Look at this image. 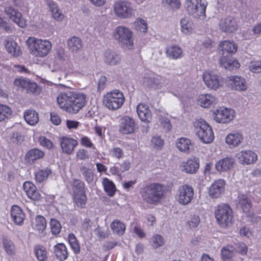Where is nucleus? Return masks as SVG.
Masks as SVG:
<instances>
[{
    "instance_id": "nucleus-1",
    "label": "nucleus",
    "mask_w": 261,
    "mask_h": 261,
    "mask_svg": "<svg viewBox=\"0 0 261 261\" xmlns=\"http://www.w3.org/2000/svg\"><path fill=\"white\" fill-rule=\"evenodd\" d=\"M57 102L62 110L70 114H75L85 106L86 95L67 90L59 93Z\"/></svg>"
},
{
    "instance_id": "nucleus-2",
    "label": "nucleus",
    "mask_w": 261,
    "mask_h": 261,
    "mask_svg": "<svg viewBox=\"0 0 261 261\" xmlns=\"http://www.w3.org/2000/svg\"><path fill=\"white\" fill-rule=\"evenodd\" d=\"M166 190L163 185L152 183L142 189L141 196L144 202L147 204L156 205L164 197Z\"/></svg>"
},
{
    "instance_id": "nucleus-3",
    "label": "nucleus",
    "mask_w": 261,
    "mask_h": 261,
    "mask_svg": "<svg viewBox=\"0 0 261 261\" xmlns=\"http://www.w3.org/2000/svg\"><path fill=\"white\" fill-rule=\"evenodd\" d=\"M125 101L122 92L115 90L107 93L103 97L104 105L110 110L115 111L120 109Z\"/></svg>"
},
{
    "instance_id": "nucleus-4",
    "label": "nucleus",
    "mask_w": 261,
    "mask_h": 261,
    "mask_svg": "<svg viewBox=\"0 0 261 261\" xmlns=\"http://www.w3.org/2000/svg\"><path fill=\"white\" fill-rule=\"evenodd\" d=\"M28 42L30 44V48L32 54L36 56H46L51 49V44L47 40L30 38Z\"/></svg>"
},
{
    "instance_id": "nucleus-5",
    "label": "nucleus",
    "mask_w": 261,
    "mask_h": 261,
    "mask_svg": "<svg viewBox=\"0 0 261 261\" xmlns=\"http://www.w3.org/2000/svg\"><path fill=\"white\" fill-rule=\"evenodd\" d=\"M194 130L199 139L204 143H210L214 139L211 127L204 120L196 121L194 123Z\"/></svg>"
},
{
    "instance_id": "nucleus-6",
    "label": "nucleus",
    "mask_w": 261,
    "mask_h": 261,
    "mask_svg": "<svg viewBox=\"0 0 261 261\" xmlns=\"http://www.w3.org/2000/svg\"><path fill=\"white\" fill-rule=\"evenodd\" d=\"M215 216L218 224L226 228L231 224L232 219V210L227 204L219 205L215 212Z\"/></svg>"
},
{
    "instance_id": "nucleus-7",
    "label": "nucleus",
    "mask_w": 261,
    "mask_h": 261,
    "mask_svg": "<svg viewBox=\"0 0 261 261\" xmlns=\"http://www.w3.org/2000/svg\"><path fill=\"white\" fill-rule=\"evenodd\" d=\"M114 37L123 47L131 49L134 45L132 32L124 26H118L114 30Z\"/></svg>"
},
{
    "instance_id": "nucleus-8",
    "label": "nucleus",
    "mask_w": 261,
    "mask_h": 261,
    "mask_svg": "<svg viewBox=\"0 0 261 261\" xmlns=\"http://www.w3.org/2000/svg\"><path fill=\"white\" fill-rule=\"evenodd\" d=\"M207 5L205 0H186L185 4L188 14L195 18L205 16Z\"/></svg>"
},
{
    "instance_id": "nucleus-9",
    "label": "nucleus",
    "mask_w": 261,
    "mask_h": 261,
    "mask_svg": "<svg viewBox=\"0 0 261 261\" xmlns=\"http://www.w3.org/2000/svg\"><path fill=\"white\" fill-rule=\"evenodd\" d=\"M220 49L223 52L222 54L224 55V57L220 59V65L225 69H232L231 67V63L225 57H227L228 55L236 52L237 50V45L233 42L225 41L221 43Z\"/></svg>"
},
{
    "instance_id": "nucleus-10",
    "label": "nucleus",
    "mask_w": 261,
    "mask_h": 261,
    "mask_svg": "<svg viewBox=\"0 0 261 261\" xmlns=\"http://www.w3.org/2000/svg\"><path fill=\"white\" fill-rule=\"evenodd\" d=\"M114 10L116 15L120 18H129L135 15V10L132 4L127 1H121L115 4Z\"/></svg>"
},
{
    "instance_id": "nucleus-11",
    "label": "nucleus",
    "mask_w": 261,
    "mask_h": 261,
    "mask_svg": "<svg viewBox=\"0 0 261 261\" xmlns=\"http://www.w3.org/2000/svg\"><path fill=\"white\" fill-rule=\"evenodd\" d=\"M177 195V200L180 204L182 205L188 204L193 198V188L190 185H181L178 188Z\"/></svg>"
},
{
    "instance_id": "nucleus-12",
    "label": "nucleus",
    "mask_w": 261,
    "mask_h": 261,
    "mask_svg": "<svg viewBox=\"0 0 261 261\" xmlns=\"http://www.w3.org/2000/svg\"><path fill=\"white\" fill-rule=\"evenodd\" d=\"M202 77L205 84L210 89L216 90L221 86L220 76L214 71H205Z\"/></svg>"
},
{
    "instance_id": "nucleus-13",
    "label": "nucleus",
    "mask_w": 261,
    "mask_h": 261,
    "mask_svg": "<svg viewBox=\"0 0 261 261\" xmlns=\"http://www.w3.org/2000/svg\"><path fill=\"white\" fill-rule=\"evenodd\" d=\"M163 78L154 73H145L142 82L144 85L149 88L160 89L164 85Z\"/></svg>"
},
{
    "instance_id": "nucleus-14",
    "label": "nucleus",
    "mask_w": 261,
    "mask_h": 261,
    "mask_svg": "<svg viewBox=\"0 0 261 261\" xmlns=\"http://www.w3.org/2000/svg\"><path fill=\"white\" fill-rule=\"evenodd\" d=\"M137 128L135 120L128 116H124L120 119L119 131L125 135L131 134L135 132Z\"/></svg>"
},
{
    "instance_id": "nucleus-15",
    "label": "nucleus",
    "mask_w": 261,
    "mask_h": 261,
    "mask_svg": "<svg viewBox=\"0 0 261 261\" xmlns=\"http://www.w3.org/2000/svg\"><path fill=\"white\" fill-rule=\"evenodd\" d=\"M214 119L218 123H227L233 118V111L226 108L216 110L213 113Z\"/></svg>"
},
{
    "instance_id": "nucleus-16",
    "label": "nucleus",
    "mask_w": 261,
    "mask_h": 261,
    "mask_svg": "<svg viewBox=\"0 0 261 261\" xmlns=\"http://www.w3.org/2000/svg\"><path fill=\"white\" fill-rule=\"evenodd\" d=\"M5 13L14 22L21 28L26 25V21L18 10L12 6H7L5 8Z\"/></svg>"
},
{
    "instance_id": "nucleus-17",
    "label": "nucleus",
    "mask_w": 261,
    "mask_h": 261,
    "mask_svg": "<svg viewBox=\"0 0 261 261\" xmlns=\"http://www.w3.org/2000/svg\"><path fill=\"white\" fill-rule=\"evenodd\" d=\"M236 157L241 164L246 165L253 164L257 160V154L250 150L240 151L236 154Z\"/></svg>"
},
{
    "instance_id": "nucleus-18",
    "label": "nucleus",
    "mask_w": 261,
    "mask_h": 261,
    "mask_svg": "<svg viewBox=\"0 0 261 261\" xmlns=\"http://www.w3.org/2000/svg\"><path fill=\"white\" fill-rule=\"evenodd\" d=\"M180 168L182 172L190 174H195L199 168V159L197 158L190 159L182 162Z\"/></svg>"
},
{
    "instance_id": "nucleus-19",
    "label": "nucleus",
    "mask_w": 261,
    "mask_h": 261,
    "mask_svg": "<svg viewBox=\"0 0 261 261\" xmlns=\"http://www.w3.org/2000/svg\"><path fill=\"white\" fill-rule=\"evenodd\" d=\"M244 139L242 133L239 130H233L228 134L225 138V142L232 148L239 146Z\"/></svg>"
},
{
    "instance_id": "nucleus-20",
    "label": "nucleus",
    "mask_w": 261,
    "mask_h": 261,
    "mask_svg": "<svg viewBox=\"0 0 261 261\" xmlns=\"http://www.w3.org/2000/svg\"><path fill=\"white\" fill-rule=\"evenodd\" d=\"M220 30L227 33H233L238 29L236 20L231 16L222 19L219 23Z\"/></svg>"
},
{
    "instance_id": "nucleus-21",
    "label": "nucleus",
    "mask_w": 261,
    "mask_h": 261,
    "mask_svg": "<svg viewBox=\"0 0 261 261\" xmlns=\"http://www.w3.org/2000/svg\"><path fill=\"white\" fill-rule=\"evenodd\" d=\"M23 188L28 197L34 201H39L42 197L36 186L30 181H26L23 185Z\"/></svg>"
},
{
    "instance_id": "nucleus-22",
    "label": "nucleus",
    "mask_w": 261,
    "mask_h": 261,
    "mask_svg": "<svg viewBox=\"0 0 261 261\" xmlns=\"http://www.w3.org/2000/svg\"><path fill=\"white\" fill-rule=\"evenodd\" d=\"M227 83L232 89L237 90L245 91L247 88L245 79L240 76H229Z\"/></svg>"
},
{
    "instance_id": "nucleus-23",
    "label": "nucleus",
    "mask_w": 261,
    "mask_h": 261,
    "mask_svg": "<svg viewBox=\"0 0 261 261\" xmlns=\"http://www.w3.org/2000/svg\"><path fill=\"white\" fill-rule=\"evenodd\" d=\"M4 45L8 52L13 56L18 57L21 54L19 46L12 37L8 36L5 38Z\"/></svg>"
},
{
    "instance_id": "nucleus-24",
    "label": "nucleus",
    "mask_w": 261,
    "mask_h": 261,
    "mask_svg": "<svg viewBox=\"0 0 261 261\" xmlns=\"http://www.w3.org/2000/svg\"><path fill=\"white\" fill-rule=\"evenodd\" d=\"M32 227L36 233L41 237L44 236V231L46 228L45 218L41 215H37L32 222Z\"/></svg>"
},
{
    "instance_id": "nucleus-25",
    "label": "nucleus",
    "mask_w": 261,
    "mask_h": 261,
    "mask_svg": "<svg viewBox=\"0 0 261 261\" xmlns=\"http://www.w3.org/2000/svg\"><path fill=\"white\" fill-rule=\"evenodd\" d=\"M225 181L223 179L216 180L209 188V195L211 198L220 197L224 190Z\"/></svg>"
},
{
    "instance_id": "nucleus-26",
    "label": "nucleus",
    "mask_w": 261,
    "mask_h": 261,
    "mask_svg": "<svg viewBox=\"0 0 261 261\" xmlns=\"http://www.w3.org/2000/svg\"><path fill=\"white\" fill-rule=\"evenodd\" d=\"M60 145L63 153L70 154L78 145V142L73 138L64 137L61 139Z\"/></svg>"
},
{
    "instance_id": "nucleus-27",
    "label": "nucleus",
    "mask_w": 261,
    "mask_h": 261,
    "mask_svg": "<svg viewBox=\"0 0 261 261\" xmlns=\"http://www.w3.org/2000/svg\"><path fill=\"white\" fill-rule=\"evenodd\" d=\"M234 160L232 158H225L215 164V168L218 172H226L233 167Z\"/></svg>"
},
{
    "instance_id": "nucleus-28",
    "label": "nucleus",
    "mask_w": 261,
    "mask_h": 261,
    "mask_svg": "<svg viewBox=\"0 0 261 261\" xmlns=\"http://www.w3.org/2000/svg\"><path fill=\"white\" fill-rule=\"evenodd\" d=\"M121 57L119 54L112 50H107L104 54V62L110 66L120 63Z\"/></svg>"
},
{
    "instance_id": "nucleus-29",
    "label": "nucleus",
    "mask_w": 261,
    "mask_h": 261,
    "mask_svg": "<svg viewBox=\"0 0 261 261\" xmlns=\"http://www.w3.org/2000/svg\"><path fill=\"white\" fill-rule=\"evenodd\" d=\"M11 216L15 224L18 225L23 224L25 215L19 206L16 205L12 206Z\"/></svg>"
},
{
    "instance_id": "nucleus-30",
    "label": "nucleus",
    "mask_w": 261,
    "mask_h": 261,
    "mask_svg": "<svg viewBox=\"0 0 261 261\" xmlns=\"http://www.w3.org/2000/svg\"><path fill=\"white\" fill-rule=\"evenodd\" d=\"M45 1L49 8L53 18L58 21H62L64 17V15L59 9L57 4L53 0H45Z\"/></svg>"
},
{
    "instance_id": "nucleus-31",
    "label": "nucleus",
    "mask_w": 261,
    "mask_h": 261,
    "mask_svg": "<svg viewBox=\"0 0 261 261\" xmlns=\"http://www.w3.org/2000/svg\"><path fill=\"white\" fill-rule=\"evenodd\" d=\"M137 112L138 117L142 121L149 122V119L151 118V113L147 105L139 104L137 107Z\"/></svg>"
},
{
    "instance_id": "nucleus-32",
    "label": "nucleus",
    "mask_w": 261,
    "mask_h": 261,
    "mask_svg": "<svg viewBox=\"0 0 261 261\" xmlns=\"http://www.w3.org/2000/svg\"><path fill=\"white\" fill-rule=\"evenodd\" d=\"M166 54L169 59L177 60L182 57V49L177 45H170L167 47Z\"/></svg>"
},
{
    "instance_id": "nucleus-33",
    "label": "nucleus",
    "mask_w": 261,
    "mask_h": 261,
    "mask_svg": "<svg viewBox=\"0 0 261 261\" xmlns=\"http://www.w3.org/2000/svg\"><path fill=\"white\" fill-rule=\"evenodd\" d=\"M54 252L56 257L60 261L67 259L68 256L67 248L63 243H58L54 246Z\"/></svg>"
},
{
    "instance_id": "nucleus-34",
    "label": "nucleus",
    "mask_w": 261,
    "mask_h": 261,
    "mask_svg": "<svg viewBox=\"0 0 261 261\" xmlns=\"http://www.w3.org/2000/svg\"><path fill=\"white\" fill-rule=\"evenodd\" d=\"M198 102L203 108H208L217 102V99L213 95L210 94H202L199 96Z\"/></svg>"
},
{
    "instance_id": "nucleus-35",
    "label": "nucleus",
    "mask_w": 261,
    "mask_h": 261,
    "mask_svg": "<svg viewBox=\"0 0 261 261\" xmlns=\"http://www.w3.org/2000/svg\"><path fill=\"white\" fill-rule=\"evenodd\" d=\"M83 43L81 39L77 37L73 36L67 40V47L73 53H76L82 48Z\"/></svg>"
},
{
    "instance_id": "nucleus-36",
    "label": "nucleus",
    "mask_w": 261,
    "mask_h": 261,
    "mask_svg": "<svg viewBox=\"0 0 261 261\" xmlns=\"http://www.w3.org/2000/svg\"><path fill=\"white\" fill-rule=\"evenodd\" d=\"M24 118L26 122L31 125H35L39 121L38 113L32 110H28L24 112Z\"/></svg>"
},
{
    "instance_id": "nucleus-37",
    "label": "nucleus",
    "mask_w": 261,
    "mask_h": 261,
    "mask_svg": "<svg viewBox=\"0 0 261 261\" xmlns=\"http://www.w3.org/2000/svg\"><path fill=\"white\" fill-rule=\"evenodd\" d=\"M102 184L105 191L107 194L110 197L113 196L116 191V188L114 182L108 178L104 177L102 178Z\"/></svg>"
},
{
    "instance_id": "nucleus-38",
    "label": "nucleus",
    "mask_w": 261,
    "mask_h": 261,
    "mask_svg": "<svg viewBox=\"0 0 261 261\" xmlns=\"http://www.w3.org/2000/svg\"><path fill=\"white\" fill-rule=\"evenodd\" d=\"M110 227L113 233L119 236L123 235L125 230V225L119 220H114L111 223Z\"/></svg>"
},
{
    "instance_id": "nucleus-39",
    "label": "nucleus",
    "mask_w": 261,
    "mask_h": 261,
    "mask_svg": "<svg viewBox=\"0 0 261 261\" xmlns=\"http://www.w3.org/2000/svg\"><path fill=\"white\" fill-rule=\"evenodd\" d=\"M181 31L185 34L192 32L194 28L193 22L187 17H184L180 20Z\"/></svg>"
},
{
    "instance_id": "nucleus-40",
    "label": "nucleus",
    "mask_w": 261,
    "mask_h": 261,
    "mask_svg": "<svg viewBox=\"0 0 261 261\" xmlns=\"http://www.w3.org/2000/svg\"><path fill=\"white\" fill-rule=\"evenodd\" d=\"M44 155V152L37 148L31 149L26 154L29 162L33 163L35 161L42 158Z\"/></svg>"
},
{
    "instance_id": "nucleus-41",
    "label": "nucleus",
    "mask_w": 261,
    "mask_h": 261,
    "mask_svg": "<svg viewBox=\"0 0 261 261\" xmlns=\"http://www.w3.org/2000/svg\"><path fill=\"white\" fill-rule=\"evenodd\" d=\"M191 145V141L187 138H184L179 139L176 143V147L178 149L185 153L189 152Z\"/></svg>"
},
{
    "instance_id": "nucleus-42",
    "label": "nucleus",
    "mask_w": 261,
    "mask_h": 261,
    "mask_svg": "<svg viewBox=\"0 0 261 261\" xmlns=\"http://www.w3.org/2000/svg\"><path fill=\"white\" fill-rule=\"evenodd\" d=\"M239 204L242 207L244 212H249V210L251 207L250 199L245 195L239 194Z\"/></svg>"
},
{
    "instance_id": "nucleus-43",
    "label": "nucleus",
    "mask_w": 261,
    "mask_h": 261,
    "mask_svg": "<svg viewBox=\"0 0 261 261\" xmlns=\"http://www.w3.org/2000/svg\"><path fill=\"white\" fill-rule=\"evenodd\" d=\"M79 170L83 175L86 181L89 184H91L94 179V174L91 170L85 165L80 166Z\"/></svg>"
},
{
    "instance_id": "nucleus-44",
    "label": "nucleus",
    "mask_w": 261,
    "mask_h": 261,
    "mask_svg": "<svg viewBox=\"0 0 261 261\" xmlns=\"http://www.w3.org/2000/svg\"><path fill=\"white\" fill-rule=\"evenodd\" d=\"M236 253V249L232 246L224 247L221 250V254L225 261L231 259Z\"/></svg>"
},
{
    "instance_id": "nucleus-45",
    "label": "nucleus",
    "mask_w": 261,
    "mask_h": 261,
    "mask_svg": "<svg viewBox=\"0 0 261 261\" xmlns=\"http://www.w3.org/2000/svg\"><path fill=\"white\" fill-rule=\"evenodd\" d=\"M73 199L75 203L78 207L83 208L87 202L86 192L73 194Z\"/></svg>"
},
{
    "instance_id": "nucleus-46",
    "label": "nucleus",
    "mask_w": 261,
    "mask_h": 261,
    "mask_svg": "<svg viewBox=\"0 0 261 261\" xmlns=\"http://www.w3.org/2000/svg\"><path fill=\"white\" fill-rule=\"evenodd\" d=\"M51 173V170L48 168L40 170L35 173L36 180L38 182H42L46 180Z\"/></svg>"
},
{
    "instance_id": "nucleus-47",
    "label": "nucleus",
    "mask_w": 261,
    "mask_h": 261,
    "mask_svg": "<svg viewBox=\"0 0 261 261\" xmlns=\"http://www.w3.org/2000/svg\"><path fill=\"white\" fill-rule=\"evenodd\" d=\"M73 194L86 192L84 182L76 178H74L71 182Z\"/></svg>"
},
{
    "instance_id": "nucleus-48",
    "label": "nucleus",
    "mask_w": 261,
    "mask_h": 261,
    "mask_svg": "<svg viewBox=\"0 0 261 261\" xmlns=\"http://www.w3.org/2000/svg\"><path fill=\"white\" fill-rule=\"evenodd\" d=\"M3 245L8 255H13L15 252V247L13 242L6 237L3 239Z\"/></svg>"
},
{
    "instance_id": "nucleus-49",
    "label": "nucleus",
    "mask_w": 261,
    "mask_h": 261,
    "mask_svg": "<svg viewBox=\"0 0 261 261\" xmlns=\"http://www.w3.org/2000/svg\"><path fill=\"white\" fill-rule=\"evenodd\" d=\"M34 251L38 259L40 261H45L47 259V252L45 248L41 245L35 247Z\"/></svg>"
},
{
    "instance_id": "nucleus-50",
    "label": "nucleus",
    "mask_w": 261,
    "mask_h": 261,
    "mask_svg": "<svg viewBox=\"0 0 261 261\" xmlns=\"http://www.w3.org/2000/svg\"><path fill=\"white\" fill-rule=\"evenodd\" d=\"M68 239L70 246L74 253H79L80 252V246L74 234L70 233L68 235Z\"/></svg>"
},
{
    "instance_id": "nucleus-51",
    "label": "nucleus",
    "mask_w": 261,
    "mask_h": 261,
    "mask_svg": "<svg viewBox=\"0 0 261 261\" xmlns=\"http://www.w3.org/2000/svg\"><path fill=\"white\" fill-rule=\"evenodd\" d=\"M134 27L137 31L142 33H146L147 30L146 22L142 19H137L134 23Z\"/></svg>"
},
{
    "instance_id": "nucleus-52",
    "label": "nucleus",
    "mask_w": 261,
    "mask_h": 261,
    "mask_svg": "<svg viewBox=\"0 0 261 261\" xmlns=\"http://www.w3.org/2000/svg\"><path fill=\"white\" fill-rule=\"evenodd\" d=\"M50 225L51 231L53 234L57 235L61 232V225L57 220L51 218L50 220Z\"/></svg>"
},
{
    "instance_id": "nucleus-53",
    "label": "nucleus",
    "mask_w": 261,
    "mask_h": 261,
    "mask_svg": "<svg viewBox=\"0 0 261 261\" xmlns=\"http://www.w3.org/2000/svg\"><path fill=\"white\" fill-rule=\"evenodd\" d=\"M11 113V109L9 107L0 104V122L5 120Z\"/></svg>"
},
{
    "instance_id": "nucleus-54",
    "label": "nucleus",
    "mask_w": 261,
    "mask_h": 261,
    "mask_svg": "<svg viewBox=\"0 0 261 261\" xmlns=\"http://www.w3.org/2000/svg\"><path fill=\"white\" fill-rule=\"evenodd\" d=\"M249 70L254 73H261V60L252 61L248 65Z\"/></svg>"
},
{
    "instance_id": "nucleus-55",
    "label": "nucleus",
    "mask_w": 261,
    "mask_h": 261,
    "mask_svg": "<svg viewBox=\"0 0 261 261\" xmlns=\"http://www.w3.org/2000/svg\"><path fill=\"white\" fill-rule=\"evenodd\" d=\"M27 91L28 93H32L35 94H39L41 91V88L35 82L29 81L27 87Z\"/></svg>"
},
{
    "instance_id": "nucleus-56",
    "label": "nucleus",
    "mask_w": 261,
    "mask_h": 261,
    "mask_svg": "<svg viewBox=\"0 0 261 261\" xmlns=\"http://www.w3.org/2000/svg\"><path fill=\"white\" fill-rule=\"evenodd\" d=\"M109 151L111 156L117 159H122L124 156L123 150L119 147H113Z\"/></svg>"
},
{
    "instance_id": "nucleus-57",
    "label": "nucleus",
    "mask_w": 261,
    "mask_h": 261,
    "mask_svg": "<svg viewBox=\"0 0 261 261\" xmlns=\"http://www.w3.org/2000/svg\"><path fill=\"white\" fill-rule=\"evenodd\" d=\"M201 50H202L204 53L208 54L211 51V49L213 48V42L210 39H206L201 42Z\"/></svg>"
},
{
    "instance_id": "nucleus-58",
    "label": "nucleus",
    "mask_w": 261,
    "mask_h": 261,
    "mask_svg": "<svg viewBox=\"0 0 261 261\" xmlns=\"http://www.w3.org/2000/svg\"><path fill=\"white\" fill-rule=\"evenodd\" d=\"M152 246L156 248L162 246L164 243V239L162 236L160 234H156L152 238Z\"/></svg>"
},
{
    "instance_id": "nucleus-59",
    "label": "nucleus",
    "mask_w": 261,
    "mask_h": 261,
    "mask_svg": "<svg viewBox=\"0 0 261 261\" xmlns=\"http://www.w3.org/2000/svg\"><path fill=\"white\" fill-rule=\"evenodd\" d=\"M151 142L153 145L154 147L159 149H161L164 145V141L161 139V137L158 135L153 136Z\"/></svg>"
},
{
    "instance_id": "nucleus-60",
    "label": "nucleus",
    "mask_w": 261,
    "mask_h": 261,
    "mask_svg": "<svg viewBox=\"0 0 261 261\" xmlns=\"http://www.w3.org/2000/svg\"><path fill=\"white\" fill-rule=\"evenodd\" d=\"M39 142L41 146L48 149H50L53 148V144L52 142L45 137H40L39 139Z\"/></svg>"
},
{
    "instance_id": "nucleus-61",
    "label": "nucleus",
    "mask_w": 261,
    "mask_h": 261,
    "mask_svg": "<svg viewBox=\"0 0 261 261\" xmlns=\"http://www.w3.org/2000/svg\"><path fill=\"white\" fill-rule=\"evenodd\" d=\"M163 4L167 5L173 9H178L180 8V3L179 0H162Z\"/></svg>"
},
{
    "instance_id": "nucleus-62",
    "label": "nucleus",
    "mask_w": 261,
    "mask_h": 261,
    "mask_svg": "<svg viewBox=\"0 0 261 261\" xmlns=\"http://www.w3.org/2000/svg\"><path fill=\"white\" fill-rule=\"evenodd\" d=\"M163 4L167 5L173 9H178L180 8V3L179 0H162Z\"/></svg>"
},
{
    "instance_id": "nucleus-63",
    "label": "nucleus",
    "mask_w": 261,
    "mask_h": 261,
    "mask_svg": "<svg viewBox=\"0 0 261 261\" xmlns=\"http://www.w3.org/2000/svg\"><path fill=\"white\" fill-rule=\"evenodd\" d=\"M160 122L165 132H169L171 129L172 125L168 118L165 117L161 118L160 119Z\"/></svg>"
},
{
    "instance_id": "nucleus-64",
    "label": "nucleus",
    "mask_w": 261,
    "mask_h": 261,
    "mask_svg": "<svg viewBox=\"0 0 261 261\" xmlns=\"http://www.w3.org/2000/svg\"><path fill=\"white\" fill-rule=\"evenodd\" d=\"M247 217L248 220L252 223L261 224V217L255 215L254 213L248 212L247 213Z\"/></svg>"
}]
</instances>
